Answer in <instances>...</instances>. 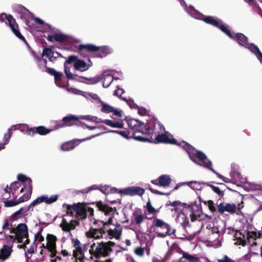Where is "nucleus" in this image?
<instances>
[{
	"label": "nucleus",
	"instance_id": "58836bf2",
	"mask_svg": "<svg viewBox=\"0 0 262 262\" xmlns=\"http://www.w3.org/2000/svg\"><path fill=\"white\" fill-rule=\"evenodd\" d=\"M204 184L208 186H209L215 193L217 194L221 198L223 197L224 195V191H221L219 187L212 185L208 183H204Z\"/></svg>",
	"mask_w": 262,
	"mask_h": 262
},
{
	"label": "nucleus",
	"instance_id": "5fc2aeb1",
	"mask_svg": "<svg viewBox=\"0 0 262 262\" xmlns=\"http://www.w3.org/2000/svg\"><path fill=\"white\" fill-rule=\"evenodd\" d=\"M77 60H78V57L77 56L70 55L68 57V59L65 61L64 64H66V65L70 64L73 62H75V61H76Z\"/></svg>",
	"mask_w": 262,
	"mask_h": 262
},
{
	"label": "nucleus",
	"instance_id": "b1692460",
	"mask_svg": "<svg viewBox=\"0 0 262 262\" xmlns=\"http://www.w3.org/2000/svg\"><path fill=\"white\" fill-rule=\"evenodd\" d=\"M46 249L50 248L52 250L56 248V242L57 241V238L55 235L48 233L46 236Z\"/></svg>",
	"mask_w": 262,
	"mask_h": 262
},
{
	"label": "nucleus",
	"instance_id": "39448f33",
	"mask_svg": "<svg viewBox=\"0 0 262 262\" xmlns=\"http://www.w3.org/2000/svg\"><path fill=\"white\" fill-rule=\"evenodd\" d=\"M115 243L114 242L109 241L106 242H97L96 244L94 250L95 258L98 259L100 257H106L113 252L112 247L115 246Z\"/></svg>",
	"mask_w": 262,
	"mask_h": 262
},
{
	"label": "nucleus",
	"instance_id": "c85d7f7f",
	"mask_svg": "<svg viewBox=\"0 0 262 262\" xmlns=\"http://www.w3.org/2000/svg\"><path fill=\"white\" fill-rule=\"evenodd\" d=\"M8 26L11 28L12 32L15 34V35L22 40L25 43L28 45L27 41L24 37L23 35H21L19 30V27L18 24L16 23V24L13 23L8 25Z\"/></svg>",
	"mask_w": 262,
	"mask_h": 262
},
{
	"label": "nucleus",
	"instance_id": "338daca9",
	"mask_svg": "<svg viewBox=\"0 0 262 262\" xmlns=\"http://www.w3.org/2000/svg\"><path fill=\"white\" fill-rule=\"evenodd\" d=\"M45 71L50 74V75L54 76L56 72H57L55 69L48 67L47 66H46V70Z\"/></svg>",
	"mask_w": 262,
	"mask_h": 262
},
{
	"label": "nucleus",
	"instance_id": "2f4dec72",
	"mask_svg": "<svg viewBox=\"0 0 262 262\" xmlns=\"http://www.w3.org/2000/svg\"><path fill=\"white\" fill-rule=\"evenodd\" d=\"M204 21L206 24H210L214 27H217L220 23H222V21L218 18H215L213 16H206Z\"/></svg>",
	"mask_w": 262,
	"mask_h": 262
},
{
	"label": "nucleus",
	"instance_id": "4be33fe9",
	"mask_svg": "<svg viewBox=\"0 0 262 262\" xmlns=\"http://www.w3.org/2000/svg\"><path fill=\"white\" fill-rule=\"evenodd\" d=\"M106 233L105 230L102 227L99 229L91 228L86 234L88 237L99 239L103 237V234Z\"/></svg>",
	"mask_w": 262,
	"mask_h": 262
},
{
	"label": "nucleus",
	"instance_id": "680f3d73",
	"mask_svg": "<svg viewBox=\"0 0 262 262\" xmlns=\"http://www.w3.org/2000/svg\"><path fill=\"white\" fill-rule=\"evenodd\" d=\"M99 190L102 192L103 193L105 194V195L108 194L110 193V188L109 187L104 185V186H99Z\"/></svg>",
	"mask_w": 262,
	"mask_h": 262
},
{
	"label": "nucleus",
	"instance_id": "13d9d810",
	"mask_svg": "<svg viewBox=\"0 0 262 262\" xmlns=\"http://www.w3.org/2000/svg\"><path fill=\"white\" fill-rule=\"evenodd\" d=\"M113 218V215H112L110 217H109V219L106 222H104L103 221H100V222L102 224V228L105 230V229H106V226L107 225L112 224Z\"/></svg>",
	"mask_w": 262,
	"mask_h": 262
},
{
	"label": "nucleus",
	"instance_id": "49530a36",
	"mask_svg": "<svg viewBox=\"0 0 262 262\" xmlns=\"http://www.w3.org/2000/svg\"><path fill=\"white\" fill-rule=\"evenodd\" d=\"M245 48L248 49L250 51L254 53L255 55L260 51L258 47L253 43H248V46L245 47Z\"/></svg>",
	"mask_w": 262,
	"mask_h": 262
},
{
	"label": "nucleus",
	"instance_id": "4468645a",
	"mask_svg": "<svg viewBox=\"0 0 262 262\" xmlns=\"http://www.w3.org/2000/svg\"><path fill=\"white\" fill-rule=\"evenodd\" d=\"M64 216L66 215H63L61 223L59 225L63 231L67 232H70L71 230H74L76 226L79 225V220H71L69 222L64 218Z\"/></svg>",
	"mask_w": 262,
	"mask_h": 262
},
{
	"label": "nucleus",
	"instance_id": "a19ab883",
	"mask_svg": "<svg viewBox=\"0 0 262 262\" xmlns=\"http://www.w3.org/2000/svg\"><path fill=\"white\" fill-rule=\"evenodd\" d=\"M101 111L103 113H110L114 111V108L104 103H102V107Z\"/></svg>",
	"mask_w": 262,
	"mask_h": 262
},
{
	"label": "nucleus",
	"instance_id": "a18cd8bd",
	"mask_svg": "<svg viewBox=\"0 0 262 262\" xmlns=\"http://www.w3.org/2000/svg\"><path fill=\"white\" fill-rule=\"evenodd\" d=\"M146 208L149 214H153L159 212L158 210H156L154 207L152 206L151 202L149 200L146 203Z\"/></svg>",
	"mask_w": 262,
	"mask_h": 262
},
{
	"label": "nucleus",
	"instance_id": "473e14b6",
	"mask_svg": "<svg viewBox=\"0 0 262 262\" xmlns=\"http://www.w3.org/2000/svg\"><path fill=\"white\" fill-rule=\"evenodd\" d=\"M217 28H219L223 32L226 34L230 39H234V36L232 34L230 30L228 29V26L220 23L218 25Z\"/></svg>",
	"mask_w": 262,
	"mask_h": 262
},
{
	"label": "nucleus",
	"instance_id": "c9c22d12",
	"mask_svg": "<svg viewBox=\"0 0 262 262\" xmlns=\"http://www.w3.org/2000/svg\"><path fill=\"white\" fill-rule=\"evenodd\" d=\"M21 186V184L18 181H15L12 182L9 187V189L12 193V195L14 199L17 198V196L15 195L16 191Z\"/></svg>",
	"mask_w": 262,
	"mask_h": 262
},
{
	"label": "nucleus",
	"instance_id": "0eeeda50",
	"mask_svg": "<svg viewBox=\"0 0 262 262\" xmlns=\"http://www.w3.org/2000/svg\"><path fill=\"white\" fill-rule=\"evenodd\" d=\"M155 231L158 236L165 237L166 236L175 235L176 229L171 231V228L170 225L160 219L155 218L154 221Z\"/></svg>",
	"mask_w": 262,
	"mask_h": 262
},
{
	"label": "nucleus",
	"instance_id": "0e129e2a",
	"mask_svg": "<svg viewBox=\"0 0 262 262\" xmlns=\"http://www.w3.org/2000/svg\"><path fill=\"white\" fill-rule=\"evenodd\" d=\"M136 107L138 109V114L141 116H145L147 113V111L146 108L142 107H139L138 105H136Z\"/></svg>",
	"mask_w": 262,
	"mask_h": 262
},
{
	"label": "nucleus",
	"instance_id": "774afa93",
	"mask_svg": "<svg viewBox=\"0 0 262 262\" xmlns=\"http://www.w3.org/2000/svg\"><path fill=\"white\" fill-rule=\"evenodd\" d=\"M218 262H235V261L229 258L227 255H225L223 259H219Z\"/></svg>",
	"mask_w": 262,
	"mask_h": 262
},
{
	"label": "nucleus",
	"instance_id": "20e7f679",
	"mask_svg": "<svg viewBox=\"0 0 262 262\" xmlns=\"http://www.w3.org/2000/svg\"><path fill=\"white\" fill-rule=\"evenodd\" d=\"M79 53L82 55L85 52L94 53V57L103 58L111 53L107 46L97 47L93 44L79 45L77 47Z\"/></svg>",
	"mask_w": 262,
	"mask_h": 262
},
{
	"label": "nucleus",
	"instance_id": "79ce46f5",
	"mask_svg": "<svg viewBox=\"0 0 262 262\" xmlns=\"http://www.w3.org/2000/svg\"><path fill=\"white\" fill-rule=\"evenodd\" d=\"M23 212V209L20 208L18 210L15 212L13 214H12L9 220L13 222V221L17 220L20 217L21 214Z\"/></svg>",
	"mask_w": 262,
	"mask_h": 262
},
{
	"label": "nucleus",
	"instance_id": "dca6fc26",
	"mask_svg": "<svg viewBox=\"0 0 262 262\" xmlns=\"http://www.w3.org/2000/svg\"><path fill=\"white\" fill-rule=\"evenodd\" d=\"M27 129L26 131L27 135L33 136L35 134L37 133L40 135H46L50 133L53 129H50L47 128L43 126H39L38 127H34L32 128H29L28 126L27 125ZM53 130H54L53 129Z\"/></svg>",
	"mask_w": 262,
	"mask_h": 262
},
{
	"label": "nucleus",
	"instance_id": "e433bc0d",
	"mask_svg": "<svg viewBox=\"0 0 262 262\" xmlns=\"http://www.w3.org/2000/svg\"><path fill=\"white\" fill-rule=\"evenodd\" d=\"M64 73L66 75L68 79L70 80H77L75 77H78L77 75L73 74H72L69 69V68L68 67L67 65H66V64H64Z\"/></svg>",
	"mask_w": 262,
	"mask_h": 262
},
{
	"label": "nucleus",
	"instance_id": "7c9ffc66",
	"mask_svg": "<svg viewBox=\"0 0 262 262\" xmlns=\"http://www.w3.org/2000/svg\"><path fill=\"white\" fill-rule=\"evenodd\" d=\"M203 164H199V165L203 166L212 171L214 173H215L219 178L221 179H223L224 176L217 172L213 168H212V163L206 157V160H204L202 161Z\"/></svg>",
	"mask_w": 262,
	"mask_h": 262
},
{
	"label": "nucleus",
	"instance_id": "09e8293b",
	"mask_svg": "<svg viewBox=\"0 0 262 262\" xmlns=\"http://www.w3.org/2000/svg\"><path fill=\"white\" fill-rule=\"evenodd\" d=\"M191 15L194 17L195 18L199 20H201L204 21V18L205 17V15L199 12L197 10H194L193 12L191 14Z\"/></svg>",
	"mask_w": 262,
	"mask_h": 262
},
{
	"label": "nucleus",
	"instance_id": "9b49d317",
	"mask_svg": "<svg viewBox=\"0 0 262 262\" xmlns=\"http://www.w3.org/2000/svg\"><path fill=\"white\" fill-rule=\"evenodd\" d=\"M79 118L74 115H70L64 117L62 120L57 121L54 127V129H58L66 126H71L74 125L75 121H78Z\"/></svg>",
	"mask_w": 262,
	"mask_h": 262
},
{
	"label": "nucleus",
	"instance_id": "f257e3e1",
	"mask_svg": "<svg viewBox=\"0 0 262 262\" xmlns=\"http://www.w3.org/2000/svg\"><path fill=\"white\" fill-rule=\"evenodd\" d=\"M126 122L128 127L134 131V132L132 133L131 137H133L136 140L140 142H151L149 138L144 137L137 135L138 133L147 135L152 134V130L150 127L149 123H144L138 120L133 118L126 120Z\"/></svg>",
	"mask_w": 262,
	"mask_h": 262
},
{
	"label": "nucleus",
	"instance_id": "f704fd0d",
	"mask_svg": "<svg viewBox=\"0 0 262 262\" xmlns=\"http://www.w3.org/2000/svg\"><path fill=\"white\" fill-rule=\"evenodd\" d=\"M134 223L137 225H140L144 221V216L141 212H135L133 213Z\"/></svg>",
	"mask_w": 262,
	"mask_h": 262
},
{
	"label": "nucleus",
	"instance_id": "a878e982",
	"mask_svg": "<svg viewBox=\"0 0 262 262\" xmlns=\"http://www.w3.org/2000/svg\"><path fill=\"white\" fill-rule=\"evenodd\" d=\"M17 178L19 182H21L24 183L25 187H27V185H28L29 190L31 192H32V181L30 178L26 175L20 173L17 175Z\"/></svg>",
	"mask_w": 262,
	"mask_h": 262
},
{
	"label": "nucleus",
	"instance_id": "9d476101",
	"mask_svg": "<svg viewBox=\"0 0 262 262\" xmlns=\"http://www.w3.org/2000/svg\"><path fill=\"white\" fill-rule=\"evenodd\" d=\"M151 143H164L167 144H177V141L176 139L173 138V136L169 133L168 132H165L164 134L157 135L154 141H152V138L150 137L149 138Z\"/></svg>",
	"mask_w": 262,
	"mask_h": 262
},
{
	"label": "nucleus",
	"instance_id": "3c124183",
	"mask_svg": "<svg viewBox=\"0 0 262 262\" xmlns=\"http://www.w3.org/2000/svg\"><path fill=\"white\" fill-rule=\"evenodd\" d=\"M28 192V193L23 194L18 199L19 203L25 202L30 198L32 192L29 190Z\"/></svg>",
	"mask_w": 262,
	"mask_h": 262
},
{
	"label": "nucleus",
	"instance_id": "6e6d98bb",
	"mask_svg": "<svg viewBox=\"0 0 262 262\" xmlns=\"http://www.w3.org/2000/svg\"><path fill=\"white\" fill-rule=\"evenodd\" d=\"M95 245L96 243H94L90 246V249H89V253L91 254V256L88 259L90 261L93 260V258H95L94 253L95 251L94 250V248H95Z\"/></svg>",
	"mask_w": 262,
	"mask_h": 262
},
{
	"label": "nucleus",
	"instance_id": "cd10ccee",
	"mask_svg": "<svg viewBox=\"0 0 262 262\" xmlns=\"http://www.w3.org/2000/svg\"><path fill=\"white\" fill-rule=\"evenodd\" d=\"M8 26L11 28L12 32L15 34V35L22 40L25 43L28 45L27 41L24 37L23 35H21L19 30V27L18 24L16 23V24L13 23L8 25Z\"/></svg>",
	"mask_w": 262,
	"mask_h": 262
},
{
	"label": "nucleus",
	"instance_id": "e2e57ef3",
	"mask_svg": "<svg viewBox=\"0 0 262 262\" xmlns=\"http://www.w3.org/2000/svg\"><path fill=\"white\" fill-rule=\"evenodd\" d=\"M149 190L153 193L154 194H158V195H169L170 194V192H168V193H164V192H161L160 191H158L157 190H155V189H154L152 188L149 187L148 188Z\"/></svg>",
	"mask_w": 262,
	"mask_h": 262
},
{
	"label": "nucleus",
	"instance_id": "f03ea898",
	"mask_svg": "<svg viewBox=\"0 0 262 262\" xmlns=\"http://www.w3.org/2000/svg\"><path fill=\"white\" fill-rule=\"evenodd\" d=\"M180 205H181L183 206L184 208L188 209L189 212L190 213V218L192 222H194L196 220L200 221L203 219V214L202 211L201 205L200 204H197L195 201L190 204L182 203L178 201H175L173 202L169 201L166 204L165 206L166 207H168L169 206H171L175 208L173 209V210L176 211V208ZM171 210H173V209H171Z\"/></svg>",
	"mask_w": 262,
	"mask_h": 262
},
{
	"label": "nucleus",
	"instance_id": "f8f14e48",
	"mask_svg": "<svg viewBox=\"0 0 262 262\" xmlns=\"http://www.w3.org/2000/svg\"><path fill=\"white\" fill-rule=\"evenodd\" d=\"M10 233L16 234L18 238V243H22L23 238L29 237L28 227L23 223L19 224L16 228L11 229Z\"/></svg>",
	"mask_w": 262,
	"mask_h": 262
},
{
	"label": "nucleus",
	"instance_id": "c03bdc74",
	"mask_svg": "<svg viewBox=\"0 0 262 262\" xmlns=\"http://www.w3.org/2000/svg\"><path fill=\"white\" fill-rule=\"evenodd\" d=\"M14 10L18 13L25 14L28 12V10L21 5H17L14 7Z\"/></svg>",
	"mask_w": 262,
	"mask_h": 262
},
{
	"label": "nucleus",
	"instance_id": "052dcab7",
	"mask_svg": "<svg viewBox=\"0 0 262 262\" xmlns=\"http://www.w3.org/2000/svg\"><path fill=\"white\" fill-rule=\"evenodd\" d=\"M64 205H66V204H64L63 206ZM66 206H67L66 214L69 215L71 216H74V211L73 210L72 205H66Z\"/></svg>",
	"mask_w": 262,
	"mask_h": 262
},
{
	"label": "nucleus",
	"instance_id": "603ef678",
	"mask_svg": "<svg viewBox=\"0 0 262 262\" xmlns=\"http://www.w3.org/2000/svg\"><path fill=\"white\" fill-rule=\"evenodd\" d=\"M12 135V132L11 131V129L8 130L7 132L4 135L3 141L4 142V144H7L9 142L10 138L11 137Z\"/></svg>",
	"mask_w": 262,
	"mask_h": 262
},
{
	"label": "nucleus",
	"instance_id": "7ed1b4c3",
	"mask_svg": "<svg viewBox=\"0 0 262 262\" xmlns=\"http://www.w3.org/2000/svg\"><path fill=\"white\" fill-rule=\"evenodd\" d=\"M79 53L82 55L85 52L94 53V57L103 58L111 53L107 46L97 47L93 44L79 45L77 47Z\"/></svg>",
	"mask_w": 262,
	"mask_h": 262
},
{
	"label": "nucleus",
	"instance_id": "72a5a7b5",
	"mask_svg": "<svg viewBox=\"0 0 262 262\" xmlns=\"http://www.w3.org/2000/svg\"><path fill=\"white\" fill-rule=\"evenodd\" d=\"M185 258L188 260V262H200V258L194 255H191L189 253H184V256H182L179 260V262H182V259Z\"/></svg>",
	"mask_w": 262,
	"mask_h": 262
},
{
	"label": "nucleus",
	"instance_id": "864d4df0",
	"mask_svg": "<svg viewBox=\"0 0 262 262\" xmlns=\"http://www.w3.org/2000/svg\"><path fill=\"white\" fill-rule=\"evenodd\" d=\"M5 18H6L5 23L8 26L13 23L16 24L15 19L13 18L12 15L8 14V15H6Z\"/></svg>",
	"mask_w": 262,
	"mask_h": 262
},
{
	"label": "nucleus",
	"instance_id": "2eb2a0df",
	"mask_svg": "<svg viewBox=\"0 0 262 262\" xmlns=\"http://www.w3.org/2000/svg\"><path fill=\"white\" fill-rule=\"evenodd\" d=\"M119 192L125 195H139L141 196L145 193V190L139 186H131L123 190H120Z\"/></svg>",
	"mask_w": 262,
	"mask_h": 262
},
{
	"label": "nucleus",
	"instance_id": "bb28decb",
	"mask_svg": "<svg viewBox=\"0 0 262 262\" xmlns=\"http://www.w3.org/2000/svg\"><path fill=\"white\" fill-rule=\"evenodd\" d=\"M91 67V64H87L83 60L79 59L75 61L74 63V68L75 70L80 72H84L88 70Z\"/></svg>",
	"mask_w": 262,
	"mask_h": 262
},
{
	"label": "nucleus",
	"instance_id": "5701e85b",
	"mask_svg": "<svg viewBox=\"0 0 262 262\" xmlns=\"http://www.w3.org/2000/svg\"><path fill=\"white\" fill-rule=\"evenodd\" d=\"M13 251L12 247L4 245L0 250V259L6 260L9 258Z\"/></svg>",
	"mask_w": 262,
	"mask_h": 262
},
{
	"label": "nucleus",
	"instance_id": "6e6552de",
	"mask_svg": "<svg viewBox=\"0 0 262 262\" xmlns=\"http://www.w3.org/2000/svg\"><path fill=\"white\" fill-rule=\"evenodd\" d=\"M106 72H104L102 74L95 76L93 78H87L84 77H80L90 81V84H96L103 79L102 86L104 88H108L113 81V77L111 74H105Z\"/></svg>",
	"mask_w": 262,
	"mask_h": 262
},
{
	"label": "nucleus",
	"instance_id": "423d86ee",
	"mask_svg": "<svg viewBox=\"0 0 262 262\" xmlns=\"http://www.w3.org/2000/svg\"><path fill=\"white\" fill-rule=\"evenodd\" d=\"M177 145L184 150H185L189 155L190 159L194 162L199 164L195 161L197 158L200 161L206 160V155L202 151L196 150L194 147L185 141H182L180 143L177 142Z\"/></svg>",
	"mask_w": 262,
	"mask_h": 262
},
{
	"label": "nucleus",
	"instance_id": "f3484780",
	"mask_svg": "<svg viewBox=\"0 0 262 262\" xmlns=\"http://www.w3.org/2000/svg\"><path fill=\"white\" fill-rule=\"evenodd\" d=\"M217 211L221 214H223L225 212H229L233 214L235 212L236 210V206L235 204L232 203H221L217 206Z\"/></svg>",
	"mask_w": 262,
	"mask_h": 262
},
{
	"label": "nucleus",
	"instance_id": "ea45409f",
	"mask_svg": "<svg viewBox=\"0 0 262 262\" xmlns=\"http://www.w3.org/2000/svg\"><path fill=\"white\" fill-rule=\"evenodd\" d=\"M204 203L208 206V209L212 213H214L217 210L213 201H204Z\"/></svg>",
	"mask_w": 262,
	"mask_h": 262
},
{
	"label": "nucleus",
	"instance_id": "4c0bfd02",
	"mask_svg": "<svg viewBox=\"0 0 262 262\" xmlns=\"http://www.w3.org/2000/svg\"><path fill=\"white\" fill-rule=\"evenodd\" d=\"M68 36L63 34H55L54 40L57 42H63L68 40Z\"/></svg>",
	"mask_w": 262,
	"mask_h": 262
},
{
	"label": "nucleus",
	"instance_id": "37998d69",
	"mask_svg": "<svg viewBox=\"0 0 262 262\" xmlns=\"http://www.w3.org/2000/svg\"><path fill=\"white\" fill-rule=\"evenodd\" d=\"M54 54V52L50 48H44L42 53V56H47L49 59L53 56Z\"/></svg>",
	"mask_w": 262,
	"mask_h": 262
},
{
	"label": "nucleus",
	"instance_id": "69168bd1",
	"mask_svg": "<svg viewBox=\"0 0 262 262\" xmlns=\"http://www.w3.org/2000/svg\"><path fill=\"white\" fill-rule=\"evenodd\" d=\"M182 226L184 228H186V227H190V224L189 223L188 219L187 217V216H185L183 218V221L181 223Z\"/></svg>",
	"mask_w": 262,
	"mask_h": 262
},
{
	"label": "nucleus",
	"instance_id": "ddd939ff",
	"mask_svg": "<svg viewBox=\"0 0 262 262\" xmlns=\"http://www.w3.org/2000/svg\"><path fill=\"white\" fill-rule=\"evenodd\" d=\"M99 135L100 134H98L97 135L91 136L90 137H88L79 140L75 139L68 142H66L61 146V149L63 151H69L72 150L76 146L78 145L80 143L85 141L86 140H90Z\"/></svg>",
	"mask_w": 262,
	"mask_h": 262
},
{
	"label": "nucleus",
	"instance_id": "6ab92c4d",
	"mask_svg": "<svg viewBox=\"0 0 262 262\" xmlns=\"http://www.w3.org/2000/svg\"><path fill=\"white\" fill-rule=\"evenodd\" d=\"M151 183L157 186L166 187L169 186L171 179L169 176L163 174L160 176L158 179L152 180Z\"/></svg>",
	"mask_w": 262,
	"mask_h": 262
},
{
	"label": "nucleus",
	"instance_id": "bf43d9fd",
	"mask_svg": "<svg viewBox=\"0 0 262 262\" xmlns=\"http://www.w3.org/2000/svg\"><path fill=\"white\" fill-rule=\"evenodd\" d=\"M42 231V228H40L39 231H38L35 235V241L36 240H38L39 242H43L44 241V237L41 235V232Z\"/></svg>",
	"mask_w": 262,
	"mask_h": 262
},
{
	"label": "nucleus",
	"instance_id": "412c9836",
	"mask_svg": "<svg viewBox=\"0 0 262 262\" xmlns=\"http://www.w3.org/2000/svg\"><path fill=\"white\" fill-rule=\"evenodd\" d=\"M92 118H92L91 121H93V122H102V123H103L108 126L112 127L118 128H123L124 123H123V122L122 120H121L120 121H118L116 122H114L112 120H108V119H105L103 121L101 120L100 121H97V120L98 118L97 117L92 116Z\"/></svg>",
	"mask_w": 262,
	"mask_h": 262
},
{
	"label": "nucleus",
	"instance_id": "4d7b16f0",
	"mask_svg": "<svg viewBox=\"0 0 262 262\" xmlns=\"http://www.w3.org/2000/svg\"><path fill=\"white\" fill-rule=\"evenodd\" d=\"M135 253L139 256L142 257L144 254V249L140 247H138L135 249Z\"/></svg>",
	"mask_w": 262,
	"mask_h": 262
},
{
	"label": "nucleus",
	"instance_id": "a211bd4d",
	"mask_svg": "<svg viewBox=\"0 0 262 262\" xmlns=\"http://www.w3.org/2000/svg\"><path fill=\"white\" fill-rule=\"evenodd\" d=\"M114 229H105V231L107 233L110 239L115 238L116 239L119 240L122 231V227L120 224L117 223Z\"/></svg>",
	"mask_w": 262,
	"mask_h": 262
},
{
	"label": "nucleus",
	"instance_id": "aec40b11",
	"mask_svg": "<svg viewBox=\"0 0 262 262\" xmlns=\"http://www.w3.org/2000/svg\"><path fill=\"white\" fill-rule=\"evenodd\" d=\"M58 198L59 195L57 194L53 195L50 198L47 195H42L34 200L33 204L38 205L42 202H45L47 204H50L56 202Z\"/></svg>",
	"mask_w": 262,
	"mask_h": 262
},
{
	"label": "nucleus",
	"instance_id": "8fccbe9b",
	"mask_svg": "<svg viewBox=\"0 0 262 262\" xmlns=\"http://www.w3.org/2000/svg\"><path fill=\"white\" fill-rule=\"evenodd\" d=\"M4 206L6 207H10L12 206H15L19 204V202L18 200L14 201V200H7L4 202Z\"/></svg>",
	"mask_w": 262,
	"mask_h": 262
},
{
	"label": "nucleus",
	"instance_id": "de8ad7c7",
	"mask_svg": "<svg viewBox=\"0 0 262 262\" xmlns=\"http://www.w3.org/2000/svg\"><path fill=\"white\" fill-rule=\"evenodd\" d=\"M110 132H112V133H116V134H119L120 135H121L122 137L126 138V139H129V137L128 136L130 134V132L128 130H123V131H121V130H111ZM132 136L130 137V138H132L131 137Z\"/></svg>",
	"mask_w": 262,
	"mask_h": 262
},
{
	"label": "nucleus",
	"instance_id": "c756f323",
	"mask_svg": "<svg viewBox=\"0 0 262 262\" xmlns=\"http://www.w3.org/2000/svg\"><path fill=\"white\" fill-rule=\"evenodd\" d=\"M234 37L235 38L234 40L237 41L240 46L244 47L248 46V38L244 34L242 33H237L235 34Z\"/></svg>",
	"mask_w": 262,
	"mask_h": 262
},
{
	"label": "nucleus",
	"instance_id": "393cba45",
	"mask_svg": "<svg viewBox=\"0 0 262 262\" xmlns=\"http://www.w3.org/2000/svg\"><path fill=\"white\" fill-rule=\"evenodd\" d=\"M99 211L103 212L105 215H107L113 211L112 207L103 204L101 201H98L95 203Z\"/></svg>",
	"mask_w": 262,
	"mask_h": 262
},
{
	"label": "nucleus",
	"instance_id": "1a4fd4ad",
	"mask_svg": "<svg viewBox=\"0 0 262 262\" xmlns=\"http://www.w3.org/2000/svg\"><path fill=\"white\" fill-rule=\"evenodd\" d=\"M93 203L79 202L72 205L73 210L76 212L75 216L78 220H84L87 217L86 206Z\"/></svg>",
	"mask_w": 262,
	"mask_h": 262
}]
</instances>
